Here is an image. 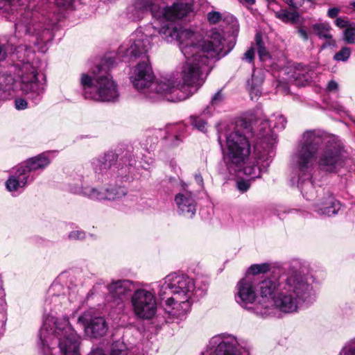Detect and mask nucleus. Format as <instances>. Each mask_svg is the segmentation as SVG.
<instances>
[{
    "label": "nucleus",
    "mask_w": 355,
    "mask_h": 355,
    "mask_svg": "<svg viewBox=\"0 0 355 355\" xmlns=\"http://www.w3.org/2000/svg\"><path fill=\"white\" fill-rule=\"evenodd\" d=\"M159 20L168 23L161 28L153 25L156 30L153 37L160 35L167 42L178 41L185 58L180 71L182 80L190 85H202L206 78L205 73L209 71L211 61L214 58L220 59L229 52L223 51V36L214 30L210 38L205 40L199 33L178 28L172 23L173 20Z\"/></svg>",
    "instance_id": "nucleus-1"
},
{
    "label": "nucleus",
    "mask_w": 355,
    "mask_h": 355,
    "mask_svg": "<svg viewBox=\"0 0 355 355\" xmlns=\"http://www.w3.org/2000/svg\"><path fill=\"white\" fill-rule=\"evenodd\" d=\"M322 145L318 159L320 168L329 173L336 172L344 165L345 151L342 143L334 136H323L315 130H307L302 134L290 158L291 184H305L303 192L309 199L315 196L311 178L314 162Z\"/></svg>",
    "instance_id": "nucleus-2"
},
{
    "label": "nucleus",
    "mask_w": 355,
    "mask_h": 355,
    "mask_svg": "<svg viewBox=\"0 0 355 355\" xmlns=\"http://www.w3.org/2000/svg\"><path fill=\"white\" fill-rule=\"evenodd\" d=\"M258 288L260 302L272 308L271 315L275 314L276 309L286 313L297 312L304 304L312 303L315 298L312 277L297 259L291 261L284 269L272 271L259 283Z\"/></svg>",
    "instance_id": "nucleus-3"
},
{
    "label": "nucleus",
    "mask_w": 355,
    "mask_h": 355,
    "mask_svg": "<svg viewBox=\"0 0 355 355\" xmlns=\"http://www.w3.org/2000/svg\"><path fill=\"white\" fill-rule=\"evenodd\" d=\"M146 58L139 62L130 73V80L133 87L153 101L165 98L171 102L187 99L197 92L202 85H190L182 80L180 83L175 75H168L154 80L151 67Z\"/></svg>",
    "instance_id": "nucleus-4"
},
{
    "label": "nucleus",
    "mask_w": 355,
    "mask_h": 355,
    "mask_svg": "<svg viewBox=\"0 0 355 355\" xmlns=\"http://www.w3.org/2000/svg\"><path fill=\"white\" fill-rule=\"evenodd\" d=\"M43 355H80V338L67 317L49 315L39 332Z\"/></svg>",
    "instance_id": "nucleus-5"
},
{
    "label": "nucleus",
    "mask_w": 355,
    "mask_h": 355,
    "mask_svg": "<svg viewBox=\"0 0 355 355\" xmlns=\"http://www.w3.org/2000/svg\"><path fill=\"white\" fill-rule=\"evenodd\" d=\"M159 297L170 315L179 317L188 312L195 301L196 286L187 275L173 272L159 282Z\"/></svg>",
    "instance_id": "nucleus-6"
},
{
    "label": "nucleus",
    "mask_w": 355,
    "mask_h": 355,
    "mask_svg": "<svg viewBox=\"0 0 355 355\" xmlns=\"http://www.w3.org/2000/svg\"><path fill=\"white\" fill-rule=\"evenodd\" d=\"M25 1L0 0V10L10 15V20L15 21V34L40 35V28L44 29V33H49L53 23H47L44 12L40 13L38 1H31L25 5Z\"/></svg>",
    "instance_id": "nucleus-7"
},
{
    "label": "nucleus",
    "mask_w": 355,
    "mask_h": 355,
    "mask_svg": "<svg viewBox=\"0 0 355 355\" xmlns=\"http://www.w3.org/2000/svg\"><path fill=\"white\" fill-rule=\"evenodd\" d=\"M114 62L113 58H108L104 64L98 65L89 73L81 74L80 84L85 99L114 102L119 98L117 85L108 72Z\"/></svg>",
    "instance_id": "nucleus-8"
},
{
    "label": "nucleus",
    "mask_w": 355,
    "mask_h": 355,
    "mask_svg": "<svg viewBox=\"0 0 355 355\" xmlns=\"http://www.w3.org/2000/svg\"><path fill=\"white\" fill-rule=\"evenodd\" d=\"M254 134L251 123L246 119H240L236 121L233 130L226 136L228 168L239 169L245 163L250 154L248 139Z\"/></svg>",
    "instance_id": "nucleus-9"
},
{
    "label": "nucleus",
    "mask_w": 355,
    "mask_h": 355,
    "mask_svg": "<svg viewBox=\"0 0 355 355\" xmlns=\"http://www.w3.org/2000/svg\"><path fill=\"white\" fill-rule=\"evenodd\" d=\"M135 164V159L129 150L120 155L113 151L94 157L90 161L91 167L98 182H106L112 178L126 177L129 166Z\"/></svg>",
    "instance_id": "nucleus-10"
},
{
    "label": "nucleus",
    "mask_w": 355,
    "mask_h": 355,
    "mask_svg": "<svg viewBox=\"0 0 355 355\" xmlns=\"http://www.w3.org/2000/svg\"><path fill=\"white\" fill-rule=\"evenodd\" d=\"M12 56H17L19 62L16 63L18 76L21 78V89L35 104L40 102L44 92V85L38 78L36 69L30 62H25V57H29L31 51L20 46Z\"/></svg>",
    "instance_id": "nucleus-11"
},
{
    "label": "nucleus",
    "mask_w": 355,
    "mask_h": 355,
    "mask_svg": "<svg viewBox=\"0 0 355 355\" xmlns=\"http://www.w3.org/2000/svg\"><path fill=\"white\" fill-rule=\"evenodd\" d=\"M112 178L106 182H101V187H90L85 184L83 178L78 179V182L70 184V191L76 194L82 195L90 200L96 201H115L121 199L127 195V189L118 184L116 181L113 183Z\"/></svg>",
    "instance_id": "nucleus-12"
},
{
    "label": "nucleus",
    "mask_w": 355,
    "mask_h": 355,
    "mask_svg": "<svg viewBox=\"0 0 355 355\" xmlns=\"http://www.w3.org/2000/svg\"><path fill=\"white\" fill-rule=\"evenodd\" d=\"M133 8L137 15L133 17L135 20H139L142 14L150 11L157 19L172 21L186 17L191 11L192 6L188 3L176 2L171 6L160 8L156 0H135Z\"/></svg>",
    "instance_id": "nucleus-13"
},
{
    "label": "nucleus",
    "mask_w": 355,
    "mask_h": 355,
    "mask_svg": "<svg viewBox=\"0 0 355 355\" xmlns=\"http://www.w3.org/2000/svg\"><path fill=\"white\" fill-rule=\"evenodd\" d=\"M235 300L242 308L247 309L262 318L271 316L272 309L270 305L264 303L256 302L257 293L254 283L249 279H242L236 285Z\"/></svg>",
    "instance_id": "nucleus-14"
},
{
    "label": "nucleus",
    "mask_w": 355,
    "mask_h": 355,
    "mask_svg": "<svg viewBox=\"0 0 355 355\" xmlns=\"http://www.w3.org/2000/svg\"><path fill=\"white\" fill-rule=\"evenodd\" d=\"M155 31L152 24L146 25L144 31L137 30L131 35L128 45L119 47V56L137 58L145 55L151 46L150 39L153 38Z\"/></svg>",
    "instance_id": "nucleus-15"
},
{
    "label": "nucleus",
    "mask_w": 355,
    "mask_h": 355,
    "mask_svg": "<svg viewBox=\"0 0 355 355\" xmlns=\"http://www.w3.org/2000/svg\"><path fill=\"white\" fill-rule=\"evenodd\" d=\"M200 355H250L249 351L241 347L236 337L230 334L213 336Z\"/></svg>",
    "instance_id": "nucleus-16"
},
{
    "label": "nucleus",
    "mask_w": 355,
    "mask_h": 355,
    "mask_svg": "<svg viewBox=\"0 0 355 355\" xmlns=\"http://www.w3.org/2000/svg\"><path fill=\"white\" fill-rule=\"evenodd\" d=\"M295 185L301 191L303 196L309 201H313V210L320 216H331L335 215L340 209V202L329 191L324 189L318 187V189L314 187L315 196L312 198H308L303 192L305 184Z\"/></svg>",
    "instance_id": "nucleus-17"
},
{
    "label": "nucleus",
    "mask_w": 355,
    "mask_h": 355,
    "mask_svg": "<svg viewBox=\"0 0 355 355\" xmlns=\"http://www.w3.org/2000/svg\"><path fill=\"white\" fill-rule=\"evenodd\" d=\"M131 304L137 318L151 319L157 311L155 293L146 288L136 289L131 296Z\"/></svg>",
    "instance_id": "nucleus-18"
},
{
    "label": "nucleus",
    "mask_w": 355,
    "mask_h": 355,
    "mask_svg": "<svg viewBox=\"0 0 355 355\" xmlns=\"http://www.w3.org/2000/svg\"><path fill=\"white\" fill-rule=\"evenodd\" d=\"M77 322L90 338H100L107 333V324L103 317L92 318L89 313H85L78 317Z\"/></svg>",
    "instance_id": "nucleus-19"
},
{
    "label": "nucleus",
    "mask_w": 355,
    "mask_h": 355,
    "mask_svg": "<svg viewBox=\"0 0 355 355\" xmlns=\"http://www.w3.org/2000/svg\"><path fill=\"white\" fill-rule=\"evenodd\" d=\"M109 297L113 301L112 307L123 306V302L132 291L133 285L132 282L126 279L113 281L107 286Z\"/></svg>",
    "instance_id": "nucleus-20"
},
{
    "label": "nucleus",
    "mask_w": 355,
    "mask_h": 355,
    "mask_svg": "<svg viewBox=\"0 0 355 355\" xmlns=\"http://www.w3.org/2000/svg\"><path fill=\"white\" fill-rule=\"evenodd\" d=\"M175 202L180 214L191 218L196 211V202L191 193L184 191L178 193L175 197Z\"/></svg>",
    "instance_id": "nucleus-21"
},
{
    "label": "nucleus",
    "mask_w": 355,
    "mask_h": 355,
    "mask_svg": "<svg viewBox=\"0 0 355 355\" xmlns=\"http://www.w3.org/2000/svg\"><path fill=\"white\" fill-rule=\"evenodd\" d=\"M35 179L34 175H27L23 168L17 167L14 175H12L6 182V187L10 192L17 191L24 189Z\"/></svg>",
    "instance_id": "nucleus-22"
},
{
    "label": "nucleus",
    "mask_w": 355,
    "mask_h": 355,
    "mask_svg": "<svg viewBox=\"0 0 355 355\" xmlns=\"http://www.w3.org/2000/svg\"><path fill=\"white\" fill-rule=\"evenodd\" d=\"M66 273L61 274L58 279L52 284L49 290V297L45 300V304L50 306L51 304H56L61 302V300L65 299V294L69 287L64 288L62 283L64 282V279L67 277Z\"/></svg>",
    "instance_id": "nucleus-23"
},
{
    "label": "nucleus",
    "mask_w": 355,
    "mask_h": 355,
    "mask_svg": "<svg viewBox=\"0 0 355 355\" xmlns=\"http://www.w3.org/2000/svg\"><path fill=\"white\" fill-rule=\"evenodd\" d=\"M51 163L47 153H41L37 156L28 159L19 166L25 171L27 175H33V173L41 172Z\"/></svg>",
    "instance_id": "nucleus-24"
},
{
    "label": "nucleus",
    "mask_w": 355,
    "mask_h": 355,
    "mask_svg": "<svg viewBox=\"0 0 355 355\" xmlns=\"http://www.w3.org/2000/svg\"><path fill=\"white\" fill-rule=\"evenodd\" d=\"M260 125L261 126L259 129V133H257V137L260 139L259 142H257L254 146L255 150L259 151V148H263V155H257L258 159L264 161L268 160V157H265L266 154H268V150L266 148H269V144H271L269 141V138L268 136L270 135V132L271 131V125L270 121L268 120H263L260 122Z\"/></svg>",
    "instance_id": "nucleus-25"
},
{
    "label": "nucleus",
    "mask_w": 355,
    "mask_h": 355,
    "mask_svg": "<svg viewBox=\"0 0 355 355\" xmlns=\"http://www.w3.org/2000/svg\"><path fill=\"white\" fill-rule=\"evenodd\" d=\"M209 23L215 24L223 21L230 28L229 32L233 35L239 32V23L236 17L230 14H222L217 11H211L207 14Z\"/></svg>",
    "instance_id": "nucleus-26"
},
{
    "label": "nucleus",
    "mask_w": 355,
    "mask_h": 355,
    "mask_svg": "<svg viewBox=\"0 0 355 355\" xmlns=\"http://www.w3.org/2000/svg\"><path fill=\"white\" fill-rule=\"evenodd\" d=\"M186 130L187 125L182 123L168 125L166 130L168 136L165 139H170L172 146H178L182 142Z\"/></svg>",
    "instance_id": "nucleus-27"
},
{
    "label": "nucleus",
    "mask_w": 355,
    "mask_h": 355,
    "mask_svg": "<svg viewBox=\"0 0 355 355\" xmlns=\"http://www.w3.org/2000/svg\"><path fill=\"white\" fill-rule=\"evenodd\" d=\"M289 77L291 81L295 82L296 85H304L312 80L313 72L302 67H295Z\"/></svg>",
    "instance_id": "nucleus-28"
},
{
    "label": "nucleus",
    "mask_w": 355,
    "mask_h": 355,
    "mask_svg": "<svg viewBox=\"0 0 355 355\" xmlns=\"http://www.w3.org/2000/svg\"><path fill=\"white\" fill-rule=\"evenodd\" d=\"M276 18L281 20L284 23H290L292 24H298L300 22V14L298 12L293 10L290 11L286 8H281L275 11H272Z\"/></svg>",
    "instance_id": "nucleus-29"
},
{
    "label": "nucleus",
    "mask_w": 355,
    "mask_h": 355,
    "mask_svg": "<svg viewBox=\"0 0 355 355\" xmlns=\"http://www.w3.org/2000/svg\"><path fill=\"white\" fill-rule=\"evenodd\" d=\"M15 80L11 73H0V97L6 96L13 89Z\"/></svg>",
    "instance_id": "nucleus-30"
},
{
    "label": "nucleus",
    "mask_w": 355,
    "mask_h": 355,
    "mask_svg": "<svg viewBox=\"0 0 355 355\" xmlns=\"http://www.w3.org/2000/svg\"><path fill=\"white\" fill-rule=\"evenodd\" d=\"M245 164V162L240 167L239 169L237 168L236 170V168L235 167L229 168V169L230 171H234V173L243 171L245 175L250 177V178L252 180L261 177V170L258 166V164H255L253 163L252 164H247L244 166Z\"/></svg>",
    "instance_id": "nucleus-31"
},
{
    "label": "nucleus",
    "mask_w": 355,
    "mask_h": 355,
    "mask_svg": "<svg viewBox=\"0 0 355 355\" xmlns=\"http://www.w3.org/2000/svg\"><path fill=\"white\" fill-rule=\"evenodd\" d=\"M264 80L263 74L261 71H254L250 80H248V85L250 87L251 94L254 93L256 96L261 94L260 87Z\"/></svg>",
    "instance_id": "nucleus-32"
},
{
    "label": "nucleus",
    "mask_w": 355,
    "mask_h": 355,
    "mask_svg": "<svg viewBox=\"0 0 355 355\" xmlns=\"http://www.w3.org/2000/svg\"><path fill=\"white\" fill-rule=\"evenodd\" d=\"M312 30L313 33L320 39L330 38L331 26L326 23H316L313 24Z\"/></svg>",
    "instance_id": "nucleus-33"
},
{
    "label": "nucleus",
    "mask_w": 355,
    "mask_h": 355,
    "mask_svg": "<svg viewBox=\"0 0 355 355\" xmlns=\"http://www.w3.org/2000/svg\"><path fill=\"white\" fill-rule=\"evenodd\" d=\"M189 121L194 128L202 132L207 131V122L206 119L203 116V114L200 115H192L189 117Z\"/></svg>",
    "instance_id": "nucleus-34"
},
{
    "label": "nucleus",
    "mask_w": 355,
    "mask_h": 355,
    "mask_svg": "<svg viewBox=\"0 0 355 355\" xmlns=\"http://www.w3.org/2000/svg\"><path fill=\"white\" fill-rule=\"evenodd\" d=\"M255 42L259 59L263 62L268 60L270 57L269 52L265 47L261 36L258 33L255 36Z\"/></svg>",
    "instance_id": "nucleus-35"
},
{
    "label": "nucleus",
    "mask_w": 355,
    "mask_h": 355,
    "mask_svg": "<svg viewBox=\"0 0 355 355\" xmlns=\"http://www.w3.org/2000/svg\"><path fill=\"white\" fill-rule=\"evenodd\" d=\"M15 37H17V35H15L14 37L9 39V40L8 41V46H10V50H12L14 48V51L11 52L10 54H11L12 60L14 62V65H15V67L16 68V63L19 62V59H17L16 55L14 57L12 56L17 52L16 49H18L19 46H23L26 47L27 49L31 51V53L29 57H27V56L25 57V62H29V60H30L31 57L33 55V51H31V49L30 48H28L26 45L20 44L17 46H14Z\"/></svg>",
    "instance_id": "nucleus-36"
},
{
    "label": "nucleus",
    "mask_w": 355,
    "mask_h": 355,
    "mask_svg": "<svg viewBox=\"0 0 355 355\" xmlns=\"http://www.w3.org/2000/svg\"><path fill=\"white\" fill-rule=\"evenodd\" d=\"M270 270V264L263 263L261 264H253L248 270V272L253 275L266 273Z\"/></svg>",
    "instance_id": "nucleus-37"
},
{
    "label": "nucleus",
    "mask_w": 355,
    "mask_h": 355,
    "mask_svg": "<svg viewBox=\"0 0 355 355\" xmlns=\"http://www.w3.org/2000/svg\"><path fill=\"white\" fill-rule=\"evenodd\" d=\"M339 355H355V337L344 345Z\"/></svg>",
    "instance_id": "nucleus-38"
},
{
    "label": "nucleus",
    "mask_w": 355,
    "mask_h": 355,
    "mask_svg": "<svg viewBox=\"0 0 355 355\" xmlns=\"http://www.w3.org/2000/svg\"><path fill=\"white\" fill-rule=\"evenodd\" d=\"M351 55V49L349 47L344 46L338 52L334 55L336 61L346 62L348 60Z\"/></svg>",
    "instance_id": "nucleus-39"
},
{
    "label": "nucleus",
    "mask_w": 355,
    "mask_h": 355,
    "mask_svg": "<svg viewBox=\"0 0 355 355\" xmlns=\"http://www.w3.org/2000/svg\"><path fill=\"white\" fill-rule=\"evenodd\" d=\"M272 121L275 122L273 128L279 130H284L287 123L286 119L282 114L274 115Z\"/></svg>",
    "instance_id": "nucleus-40"
},
{
    "label": "nucleus",
    "mask_w": 355,
    "mask_h": 355,
    "mask_svg": "<svg viewBox=\"0 0 355 355\" xmlns=\"http://www.w3.org/2000/svg\"><path fill=\"white\" fill-rule=\"evenodd\" d=\"M344 40L348 44L355 43V27H347L344 31Z\"/></svg>",
    "instance_id": "nucleus-41"
},
{
    "label": "nucleus",
    "mask_w": 355,
    "mask_h": 355,
    "mask_svg": "<svg viewBox=\"0 0 355 355\" xmlns=\"http://www.w3.org/2000/svg\"><path fill=\"white\" fill-rule=\"evenodd\" d=\"M86 234L83 230H73L69 233L68 238L69 240L80 241L85 239Z\"/></svg>",
    "instance_id": "nucleus-42"
},
{
    "label": "nucleus",
    "mask_w": 355,
    "mask_h": 355,
    "mask_svg": "<svg viewBox=\"0 0 355 355\" xmlns=\"http://www.w3.org/2000/svg\"><path fill=\"white\" fill-rule=\"evenodd\" d=\"M224 99V96L222 93L221 90H218L214 95L211 97V104L212 105H216L220 103Z\"/></svg>",
    "instance_id": "nucleus-43"
},
{
    "label": "nucleus",
    "mask_w": 355,
    "mask_h": 355,
    "mask_svg": "<svg viewBox=\"0 0 355 355\" xmlns=\"http://www.w3.org/2000/svg\"><path fill=\"white\" fill-rule=\"evenodd\" d=\"M290 8L299 9L304 3V0H282Z\"/></svg>",
    "instance_id": "nucleus-44"
},
{
    "label": "nucleus",
    "mask_w": 355,
    "mask_h": 355,
    "mask_svg": "<svg viewBox=\"0 0 355 355\" xmlns=\"http://www.w3.org/2000/svg\"><path fill=\"white\" fill-rule=\"evenodd\" d=\"M254 58V49L252 47L249 49L244 54L243 60L250 63L252 62Z\"/></svg>",
    "instance_id": "nucleus-45"
},
{
    "label": "nucleus",
    "mask_w": 355,
    "mask_h": 355,
    "mask_svg": "<svg viewBox=\"0 0 355 355\" xmlns=\"http://www.w3.org/2000/svg\"><path fill=\"white\" fill-rule=\"evenodd\" d=\"M15 108L17 110H24L27 107L28 103L26 100L19 98L15 99Z\"/></svg>",
    "instance_id": "nucleus-46"
},
{
    "label": "nucleus",
    "mask_w": 355,
    "mask_h": 355,
    "mask_svg": "<svg viewBox=\"0 0 355 355\" xmlns=\"http://www.w3.org/2000/svg\"><path fill=\"white\" fill-rule=\"evenodd\" d=\"M237 189L241 192L247 191L250 188V184L245 180H239L236 184Z\"/></svg>",
    "instance_id": "nucleus-47"
},
{
    "label": "nucleus",
    "mask_w": 355,
    "mask_h": 355,
    "mask_svg": "<svg viewBox=\"0 0 355 355\" xmlns=\"http://www.w3.org/2000/svg\"><path fill=\"white\" fill-rule=\"evenodd\" d=\"M6 316L3 311V309H0V336L4 331V327L6 324Z\"/></svg>",
    "instance_id": "nucleus-48"
},
{
    "label": "nucleus",
    "mask_w": 355,
    "mask_h": 355,
    "mask_svg": "<svg viewBox=\"0 0 355 355\" xmlns=\"http://www.w3.org/2000/svg\"><path fill=\"white\" fill-rule=\"evenodd\" d=\"M327 41L322 45L321 49H324L329 46H334L335 47L336 46V41L331 37L330 38H325Z\"/></svg>",
    "instance_id": "nucleus-49"
},
{
    "label": "nucleus",
    "mask_w": 355,
    "mask_h": 355,
    "mask_svg": "<svg viewBox=\"0 0 355 355\" xmlns=\"http://www.w3.org/2000/svg\"><path fill=\"white\" fill-rule=\"evenodd\" d=\"M71 1L72 0H53V2L59 7H67Z\"/></svg>",
    "instance_id": "nucleus-50"
},
{
    "label": "nucleus",
    "mask_w": 355,
    "mask_h": 355,
    "mask_svg": "<svg viewBox=\"0 0 355 355\" xmlns=\"http://www.w3.org/2000/svg\"><path fill=\"white\" fill-rule=\"evenodd\" d=\"M297 33L303 39L304 41H307L309 40V34L306 29L303 27H300L297 29Z\"/></svg>",
    "instance_id": "nucleus-51"
},
{
    "label": "nucleus",
    "mask_w": 355,
    "mask_h": 355,
    "mask_svg": "<svg viewBox=\"0 0 355 355\" xmlns=\"http://www.w3.org/2000/svg\"><path fill=\"white\" fill-rule=\"evenodd\" d=\"M338 89V83L334 80H331L327 85V90L329 92H336Z\"/></svg>",
    "instance_id": "nucleus-52"
},
{
    "label": "nucleus",
    "mask_w": 355,
    "mask_h": 355,
    "mask_svg": "<svg viewBox=\"0 0 355 355\" xmlns=\"http://www.w3.org/2000/svg\"><path fill=\"white\" fill-rule=\"evenodd\" d=\"M7 51V47L0 42V61L6 58Z\"/></svg>",
    "instance_id": "nucleus-53"
},
{
    "label": "nucleus",
    "mask_w": 355,
    "mask_h": 355,
    "mask_svg": "<svg viewBox=\"0 0 355 355\" xmlns=\"http://www.w3.org/2000/svg\"><path fill=\"white\" fill-rule=\"evenodd\" d=\"M339 12H340V10L338 8H331L329 9V10L327 12V15L330 18H334V17H337Z\"/></svg>",
    "instance_id": "nucleus-54"
},
{
    "label": "nucleus",
    "mask_w": 355,
    "mask_h": 355,
    "mask_svg": "<svg viewBox=\"0 0 355 355\" xmlns=\"http://www.w3.org/2000/svg\"><path fill=\"white\" fill-rule=\"evenodd\" d=\"M277 90L282 92L283 93H288L289 91V87L287 84L279 83L277 85Z\"/></svg>",
    "instance_id": "nucleus-55"
},
{
    "label": "nucleus",
    "mask_w": 355,
    "mask_h": 355,
    "mask_svg": "<svg viewBox=\"0 0 355 355\" xmlns=\"http://www.w3.org/2000/svg\"><path fill=\"white\" fill-rule=\"evenodd\" d=\"M268 2V8L270 11H275V8L279 6L276 0H266Z\"/></svg>",
    "instance_id": "nucleus-56"
},
{
    "label": "nucleus",
    "mask_w": 355,
    "mask_h": 355,
    "mask_svg": "<svg viewBox=\"0 0 355 355\" xmlns=\"http://www.w3.org/2000/svg\"><path fill=\"white\" fill-rule=\"evenodd\" d=\"M336 25L340 28L347 26V21L342 18H337L335 21Z\"/></svg>",
    "instance_id": "nucleus-57"
},
{
    "label": "nucleus",
    "mask_w": 355,
    "mask_h": 355,
    "mask_svg": "<svg viewBox=\"0 0 355 355\" xmlns=\"http://www.w3.org/2000/svg\"><path fill=\"white\" fill-rule=\"evenodd\" d=\"M3 291L2 289V286L0 284V309H4V306L6 304L5 300L3 299Z\"/></svg>",
    "instance_id": "nucleus-58"
},
{
    "label": "nucleus",
    "mask_w": 355,
    "mask_h": 355,
    "mask_svg": "<svg viewBox=\"0 0 355 355\" xmlns=\"http://www.w3.org/2000/svg\"><path fill=\"white\" fill-rule=\"evenodd\" d=\"M88 355H105L103 350L100 348L92 349Z\"/></svg>",
    "instance_id": "nucleus-59"
},
{
    "label": "nucleus",
    "mask_w": 355,
    "mask_h": 355,
    "mask_svg": "<svg viewBox=\"0 0 355 355\" xmlns=\"http://www.w3.org/2000/svg\"><path fill=\"white\" fill-rule=\"evenodd\" d=\"M78 295L73 291L69 292V300L71 302L78 301Z\"/></svg>",
    "instance_id": "nucleus-60"
},
{
    "label": "nucleus",
    "mask_w": 355,
    "mask_h": 355,
    "mask_svg": "<svg viewBox=\"0 0 355 355\" xmlns=\"http://www.w3.org/2000/svg\"><path fill=\"white\" fill-rule=\"evenodd\" d=\"M195 180L196 181V182L200 186V187H202L203 186V178L201 175L200 173H196L195 174Z\"/></svg>",
    "instance_id": "nucleus-61"
},
{
    "label": "nucleus",
    "mask_w": 355,
    "mask_h": 355,
    "mask_svg": "<svg viewBox=\"0 0 355 355\" xmlns=\"http://www.w3.org/2000/svg\"><path fill=\"white\" fill-rule=\"evenodd\" d=\"M239 1L244 5V6H246V5H249V6H252L255 3V0H239Z\"/></svg>",
    "instance_id": "nucleus-62"
},
{
    "label": "nucleus",
    "mask_w": 355,
    "mask_h": 355,
    "mask_svg": "<svg viewBox=\"0 0 355 355\" xmlns=\"http://www.w3.org/2000/svg\"><path fill=\"white\" fill-rule=\"evenodd\" d=\"M351 5L355 8V1H353Z\"/></svg>",
    "instance_id": "nucleus-63"
}]
</instances>
